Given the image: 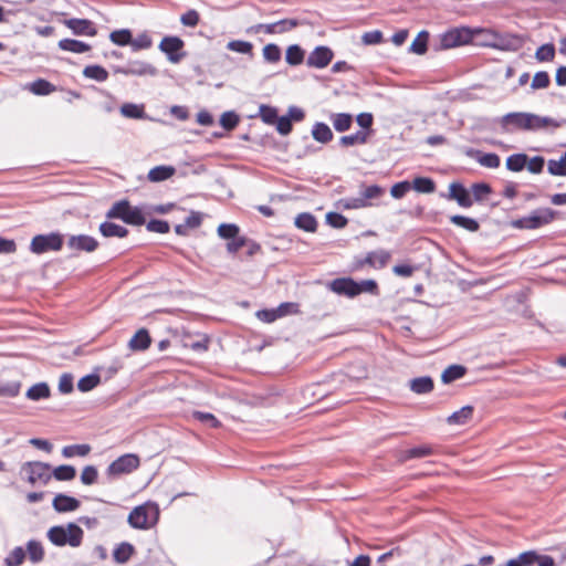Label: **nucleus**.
Listing matches in <instances>:
<instances>
[{
  "label": "nucleus",
  "instance_id": "0eeeda50",
  "mask_svg": "<svg viewBox=\"0 0 566 566\" xmlns=\"http://www.w3.org/2000/svg\"><path fill=\"white\" fill-rule=\"evenodd\" d=\"M555 212L549 208H538L528 216L522 217L513 222V227L517 229H538L553 221Z\"/></svg>",
  "mask_w": 566,
  "mask_h": 566
},
{
  "label": "nucleus",
  "instance_id": "79ce46f5",
  "mask_svg": "<svg viewBox=\"0 0 566 566\" xmlns=\"http://www.w3.org/2000/svg\"><path fill=\"white\" fill-rule=\"evenodd\" d=\"M385 193V190L378 185H371L364 188L360 191V196L364 199L367 207L371 206V200L380 198Z\"/></svg>",
  "mask_w": 566,
  "mask_h": 566
},
{
  "label": "nucleus",
  "instance_id": "4be33fe9",
  "mask_svg": "<svg viewBox=\"0 0 566 566\" xmlns=\"http://www.w3.org/2000/svg\"><path fill=\"white\" fill-rule=\"evenodd\" d=\"M329 120L336 132L344 133L350 129L353 125V115L349 113H333L329 116Z\"/></svg>",
  "mask_w": 566,
  "mask_h": 566
},
{
  "label": "nucleus",
  "instance_id": "ea45409f",
  "mask_svg": "<svg viewBox=\"0 0 566 566\" xmlns=\"http://www.w3.org/2000/svg\"><path fill=\"white\" fill-rule=\"evenodd\" d=\"M27 553L31 562L39 563L44 557V549L40 542L31 539L27 543Z\"/></svg>",
  "mask_w": 566,
  "mask_h": 566
},
{
  "label": "nucleus",
  "instance_id": "72a5a7b5",
  "mask_svg": "<svg viewBox=\"0 0 566 566\" xmlns=\"http://www.w3.org/2000/svg\"><path fill=\"white\" fill-rule=\"evenodd\" d=\"M467 373V368L462 365H451L444 369L441 375V380L444 384H450L454 380L462 378Z\"/></svg>",
  "mask_w": 566,
  "mask_h": 566
},
{
  "label": "nucleus",
  "instance_id": "09e8293b",
  "mask_svg": "<svg viewBox=\"0 0 566 566\" xmlns=\"http://www.w3.org/2000/svg\"><path fill=\"white\" fill-rule=\"evenodd\" d=\"M285 59L291 65L301 64L304 60V51L297 44L290 45L286 50Z\"/></svg>",
  "mask_w": 566,
  "mask_h": 566
},
{
  "label": "nucleus",
  "instance_id": "393cba45",
  "mask_svg": "<svg viewBox=\"0 0 566 566\" xmlns=\"http://www.w3.org/2000/svg\"><path fill=\"white\" fill-rule=\"evenodd\" d=\"M312 136L316 142L322 144L329 143L334 137L329 126L322 122H317L314 124L312 128Z\"/></svg>",
  "mask_w": 566,
  "mask_h": 566
},
{
  "label": "nucleus",
  "instance_id": "39448f33",
  "mask_svg": "<svg viewBox=\"0 0 566 566\" xmlns=\"http://www.w3.org/2000/svg\"><path fill=\"white\" fill-rule=\"evenodd\" d=\"M475 31L468 27L452 28L439 35L438 49L448 50L472 42Z\"/></svg>",
  "mask_w": 566,
  "mask_h": 566
},
{
  "label": "nucleus",
  "instance_id": "13d9d810",
  "mask_svg": "<svg viewBox=\"0 0 566 566\" xmlns=\"http://www.w3.org/2000/svg\"><path fill=\"white\" fill-rule=\"evenodd\" d=\"M151 45V38L146 32L138 34L135 39L132 38L130 46L133 51L146 50Z\"/></svg>",
  "mask_w": 566,
  "mask_h": 566
},
{
  "label": "nucleus",
  "instance_id": "c756f323",
  "mask_svg": "<svg viewBox=\"0 0 566 566\" xmlns=\"http://www.w3.org/2000/svg\"><path fill=\"white\" fill-rule=\"evenodd\" d=\"M176 169L172 166H156L148 172V179L153 182H159L174 176Z\"/></svg>",
  "mask_w": 566,
  "mask_h": 566
},
{
  "label": "nucleus",
  "instance_id": "1a4fd4ad",
  "mask_svg": "<svg viewBox=\"0 0 566 566\" xmlns=\"http://www.w3.org/2000/svg\"><path fill=\"white\" fill-rule=\"evenodd\" d=\"M184 41L178 36H165L159 43V50L167 55L171 63H179L186 55L182 52Z\"/></svg>",
  "mask_w": 566,
  "mask_h": 566
},
{
  "label": "nucleus",
  "instance_id": "a18cd8bd",
  "mask_svg": "<svg viewBox=\"0 0 566 566\" xmlns=\"http://www.w3.org/2000/svg\"><path fill=\"white\" fill-rule=\"evenodd\" d=\"M476 154V161L483 166V167H486V168H497L501 164V159L499 157V155L494 154V153H488V154H482L480 151H475Z\"/></svg>",
  "mask_w": 566,
  "mask_h": 566
},
{
  "label": "nucleus",
  "instance_id": "bf43d9fd",
  "mask_svg": "<svg viewBox=\"0 0 566 566\" xmlns=\"http://www.w3.org/2000/svg\"><path fill=\"white\" fill-rule=\"evenodd\" d=\"M240 122L239 116L233 111L224 112L220 117V125L227 129H234Z\"/></svg>",
  "mask_w": 566,
  "mask_h": 566
},
{
  "label": "nucleus",
  "instance_id": "2eb2a0df",
  "mask_svg": "<svg viewBox=\"0 0 566 566\" xmlns=\"http://www.w3.org/2000/svg\"><path fill=\"white\" fill-rule=\"evenodd\" d=\"M331 290L338 294L348 297L358 295L357 282L350 277L335 279L329 283Z\"/></svg>",
  "mask_w": 566,
  "mask_h": 566
},
{
  "label": "nucleus",
  "instance_id": "774afa93",
  "mask_svg": "<svg viewBox=\"0 0 566 566\" xmlns=\"http://www.w3.org/2000/svg\"><path fill=\"white\" fill-rule=\"evenodd\" d=\"M146 229L149 232L167 233L170 230V226L165 220L153 219L146 224Z\"/></svg>",
  "mask_w": 566,
  "mask_h": 566
},
{
  "label": "nucleus",
  "instance_id": "bb28decb",
  "mask_svg": "<svg viewBox=\"0 0 566 566\" xmlns=\"http://www.w3.org/2000/svg\"><path fill=\"white\" fill-rule=\"evenodd\" d=\"M294 224L306 232H315L317 229V221L310 212H302L295 217Z\"/></svg>",
  "mask_w": 566,
  "mask_h": 566
},
{
  "label": "nucleus",
  "instance_id": "7c9ffc66",
  "mask_svg": "<svg viewBox=\"0 0 566 566\" xmlns=\"http://www.w3.org/2000/svg\"><path fill=\"white\" fill-rule=\"evenodd\" d=\"M59 48L63 51H69L73 53H84L91 49V46L87 43L74 39L60 40Z\"/></svg>",
  "mask_w": 566,
  "mask_h": 566
},
{
  "label": "nucleus",
  "instance_id": "4c0bfd02",
  "mask_svg": "<svg viewBox=\"0 0 566 566\" xmlns=\"http://www.w3.org/2000/svg\"><path fill=\"white\" fill-rule=\"evenodd\" d=\"M526 154H514L506 158V168L514 172L522 171L526 167Z\"/></svg>",
  "mask_w": 566,
  "mask_h": 566
},
{
  "label": "nucleus",
  "instance_id": "c85d7f7f",
  "mask_svg": "<svg viewBox=\"0 0 566 566\" xmlns=\"http://www.w3.org/2000/svg\"><path fill=\"white\" fill-rule=\"evenodd\" d=\"M432 453H433L432 447L419 446V447H415V448L402 451L399 460L401 462H405V461H408L411 459L424 458V457L431 455Z\"/></svg>",
  "mask_w": 566,
  "mask_h": 566
},
{
  "label": "nucleus",
  "instance_id": "de8ad7c7",
  "mask_svg": "<svg viewBox=\"0 0 566 566\" xmlns=\"http://www.w3.org/2000/svg\"><path fill=\"white\" fill-rule=\"evenodd\" d=\"M259 116L268 125H274L279 117L277 109L265 104L260 105Z\"/></svg>",
  "mask_w": 566,
  "mask_h": 566
},
{
  "label": "nucleus",
  "instance_id": "a878e982",
  "mask_svg": "<svg viewBox=\"0 0 566 566\" xmlns=\"http://www.w3.org/2000/svg\"><path fill=\"white\" fill-rule=\"evenodd\" d=\"M99 232L105 238H125L128 234V230L125 227L108 221L99 224Z\"/></svg>",
  "mask_w": 566,
  "mask_h": 566
},
{
  "label": "nucleus",
  "instance_id": "20e7f679",
  "mask_svg": "<svg viewBox=\"0 0 566 566\" xmlns=\"http://www.w3.org/2000/svg\"><path fill=\"white\" fill-rule=\"evenodd\" d=\"M21 474L32 486L46 485L52 479L51 465L41 461L23 463Z\"/></svg>",
  "mask_w": 566,
  "mask_h": 566
},
{
  "label": "nucleus",
  "instance_id": "9d476101",
  "mask_svg": "<svg viewBox=\"0 0 566 566\" xmlns=\"http://www.w3.org/2000/svg\"><path fill=\"white\" fill-rule=\"evenodd\" d=\"M66 247L74 254L80 252L92 253L98 248V241L88 234L67 235Z\"/></svg>",
  "mask_w": 566,
  "mask_h": 566
},
{
  "label": "nucleus",
  "instance_id": "7ed1b4c3",
  "mask_svg": "<svg viewBox=\"0 0 566 566\" xmlns=\"http://www.w3.org/2000/svg\"><path fill=\"white\" fill-rule=\"evenodd\" d=\"M106 218L120 219L125 223L132 226H143L146 222L143 209L130 206L127 200L115 202L106 212Z\"/></svg>",
  "mask_w": 566,
  "mask_h": 566
},
{
  "label": "nucleus",
  "instance_id": "c9c22d12",
  "mask_svg": "<svg viewBox=\"0 0 566 566\" xmlns=\"http://www.w3.org/2000/svg\"><path fill=\"white\" fill-rule=\"evenodd\" d=\"M450 221L470 232H476L480 228L479 222L475 219L465 216L454 214L450 217Z\"/></svg>",
  "mask_w": 566,
  "mask_h": 566
},
{
  "label": "nucleus",
  "instance_id": "aec40b11",
  "mask_svg": "<svg viewBox=\"0 0 566 566\" xmlns=\"http://www.w3.org/2000/svg\"><path fill=\"white\" fill-rule=\"evenodd\" d=\"M151 339L147 329L137 331L128 343V347L134 352H142L150 346Z\"/></svg>",
  "mask_w": 566,
  "mask_h": 566
},
{
  "label": "nucleus",
  "instance_id": "8fccbe9b",
  "mask_svg": "<svg viewBox=\"0 0 566 566\" xmlns=\"http://www.w3.org/2000/svg\"><path fill=\"white\" fill-rule=\"evenodd\" d=\"M101 381V378L96 374H90L82 377L77 382V388L82 392H87L94 389Z\"/></svg>",
  "mask_w": 566,
  "mask_h": 566
},
{
  "label": "nucleus",
  "instance_id": "338daca9",
  "mask_svg": "<svg viewBox=\"0 0 566 566\" xmlns=\"http://www.w3.org/2000/svg\"><path fill=\"white\" fill-rule=\"evenodd\" d=\"M298 304L294 302L281 303L276 308L277 318L298 313Z\"/></svg>",
  "mask_w": 566,
  "mask_h": 566
},
{
  "label": "nucleus",
  "instance_id": "f704fd0d",
  "mask_svg": "<svg viewBox=\"0 0 566 566\" xmlns=\"http://www.w3.org/2000/svg\"><path fill=\"white\" fill-rule=\"evenodd\" d=\"M51 474L57 481H71L76 476V469L70 464H62L53 469Z\"/></svg>",
  "mask_w": 566,
  "mask_h": 566
},
{
  "label": "nucleus",
  "instance_id": "6ab92c4d",
  "mask_svg": "<svg viewBox=\"0 0 566 566\" xmlns=\"http://www.w3.org/2000/svg\"><path fill=\"white\" fill-rule=\"evenodd\" d=\"M501 116L499 117H479L473 124V129L480 133L489 132L501 135Z\"/></svg>",
  "mask_w": 566,
  "mask_h": 566
},
{
  "label": "nucleus",
  "instance_id": "6e6d98bb",
  "mask_svg": "<svg viewBox=\"0 0 566 566\" xmlns=\"http://www.w3.org/2000/svg\"><path fill=\"white\" fill-rule=\"evenodd\" d=\"M535 57L539 62L552 61L555 57V46H554V44L546 43V44L541 45L537 49L536 53H535Z\"/></svg>",
  "mask_w": 566,
  "mask_h": 566
},
{
  "label": "nucleus",
  "instance_id": "412c9836",
  "mask_svg": "<svg viewBox=\"0 0 566 566\" xmlns=\"http://www.w3.org/2000/svg\"><path fill=\"white\" fill-rule=\"evenodd\" d=\"M391 254L386 250L369 252L360 265L368 264L374 268H384L390 260Z\"/></svg>",
  "mask_w": 566,
  "mask_h": 566
},
{
  "label": "nucleus",
  "instance_id": "f3484780",
  "mask_svg": "<svg viewBox=\"0 0 566 566\" xmlns=\"http://www.w3.org/2000/svg\"><path fill=\"white\" fill-rule=\"evenodd\" d=\"M80 505L81 503L77 499L63 493L56 494L52 501L53 509L59 513L76 511Z\"/></svg>",
  "mask_w": 566,
  "mask_h": 566
},
{
  "label": "nucleus",
  "instance_id": "423d86ee",
  "mask_svg": "<svg viewBox=\"0 0 566 566\" xmlns=\"http://www.w3.org/2000/svg\"><path fill=\"white\" fill-rule=\"evenodd\" d=\"M64 237L60 232H50L45 234H36L30 242V252L36 255L53 251L57 252L62 249Z\"/></svg>",
  "mask_w": 566,
  "mask_h": 566
},
{
  "label": "nucleus",
  "instance_id": "e2e57ef3",
  "mask_svg": "<svg viewBox=\"0 0 566 566\" xmlns=\"http://www.w3.org/2000/svg\"><path fill=\"white\" fill-rule=\"evenodd\" d=\"M98 478V471L94 465H86L83 468L81 473V482L84 485H92L96 483Z\"/></svg>",
  "mask_w": 566,
  "mask_h": 566
},
{
  "label": "nucleus",
  "instance_id": "603ef678",
  "mask_svg": "<svg viewBox=\"0 0 566 566\" xmlns=\"http://www.w3.org/2000/svg\"><path fill=\"white\" fill-rule=\"evenodd\" d=\"M24 558L25 551L18 546L8 554V556L4 558V564L7 566H19L23 563Z\"/></svg>",
  "mask_w": 566,
  "mask_h": 566
},
{
  "label": "nucleus",
  "instance_id": "0e129e2a",
  "mask_svg": "<svg viewBox=\"0 0 566 566\" xmlns=\"http://www.w3.org/2000/svg\"><path fill=\"white\" fill-rule=\"evenodd\" d=\"M263 57L270 63H276L281 60V50L276 44L270 43L263 48Z\"/></svg>",
  "mask_w": 566,
  "mask_h": 566
},
{
  "label": "nucleus",
  "instance_id": "f8f14e48",
  "mask_svg": "<svg viewBox=\"0 0 566 566\" xmlns=\"http://www.w3.org/2000/svg\"><path fill=\"white\" fill-rule=\"evenodd\" d=\"M491 48L500 51L515 52L522 49L525 43V39L522 35L513 33H500L499 35H492Z\"/></svg>",
  "mask_w": 566,
  "mask_h": 566
},
{
  "label": "nucleus",
  "instance_id": "473e14b6",
  "mask_svg": "<svg viewBox=\"0 0 566 566\" xmlns=\"http://www.w3.org/2000/svg\"><path fill=\"white\" fill-rule=\"evenodd\" d=\"M50 387L46 382H38L30 387L27 391V398L33 401H39L50 397Z\"/></svg>",
  "mask_w": 566,
  "mask_h": 566
},
{
  "label": "nucleus",
  "instance_id": "3c124183",
  "mask_svg": "<svg viewBox=\"0 0 566 566\" xmlns=\"http://www.w3.org/2000/svg\"><path fill=\"white\" fill-rule=\"evenodd\" d=\"M109 39L113 43L117 45H130L132 42V32L128 29L115 30L109 34Z\"/></svg>",
  "mask_w": 566,
  "mask_h": 566
},
{
  "label": "nucleus",
  "instance_id": "58836bf2",
  "mask_svg": "<svg viewBox=\"0 0 566 566\" xmlns=\"http://www.w3.org/2000/svg\"><path fill=\"white\" fill-rule=\"evenodd\" d=\"M90 452L91 447L88 444H71L62 449L64 458L86 457Z\"/></svg>",
  "mask_w": 566,
  "mask_h": 566
},
{
  "label": "nucleus",
  "instance_id": "2f4dec72",
  "mask_svg": "<svg viewBox=\"0 0 566 566\" xmlns=\"http://www.w3.org/2000/svg\"><path fill=\"white\" fill-rule=\"evenodd\" d=\"M134 552L135 548L132 544L123 542L119 545H117L116 548L114 549L113 558L118 564H125L126 562L129 560Z\"/></svg>",
  "mask_w": 566,
  "mask_h": 566
},
{
  "label": "nucleus",
  "instance_id": "4d7b16f0",
  "mask_svg": "<svg viewBox=\"0 0 566 566\" xmlns=\"http://www.w3.org/2000/svg\"><path fill=\"white\" fill-rule=\"evenodd\" d=\"M492 191L491 187L485 182H476L471 187V197L475 201H482L485 196L490 195Z\"/></svg>",
  "mask_w": 566,
  "mask_h": 566
},
{
  "label": "nucleus",
  "instance_id": "49530a36",
  "mask_svg": "<svg viewBox=\"0 0 566 566\" xmlns=\"http://www.w3.org/2000/svg\"><path fill=\"white\" fill-rule=\"evenodd\" d=\"M29 90L35 95H49L55 87L49 81L39 78L30 84Z\"/></svg>",
  "mask_w": 566,
  "mask_h": 566
},
{
  "label": "nucleus",
  "instance_id": "cd10ccee",
  "mask_svg": "<svg viewBox=\"0 0 566 566\" xmlns=\"http://www.w3.org/2000/svg\"><path fill=\"white\" fill-rule=\"evenodd\" d=\"M473 416V407L464 406L460 410L454 411L447 418L449 424L462 426L465 424Z\"/></svg>",
  "mask_w": 566,
  "mask_h": 566
},
{
  "label": "nucleus",
  "instance_id": "052dcab7",
  "mask_svg": "<svg viewBox=\"0 0 566 566\" xmlns=\"http://www.w3.org/2000/svg\"><path fill=\"white\" fill-rule=\"evenodd\" d=\"M21 388L20 381H7L0 384V396L15 397L19 395Z\"/></svg>",
  "mask_w": 566,
  "mask_h": 566
},
{
  "label": "nucleus",
  "instance_id": "ddd939ff",
  "mask_svg": "<svg viewBox=\"0 0 566 566\" xmlns=\"http://www.w3.org/2000/svg\"><path fill=\"white\" fill-rule=\"evenodd\" d=\"M127 522L130 527L136 530L149 528L151 526L149 522V507L146 504L134 507L128 514Z\"/></svg>",
  "mask_w": 566,
  "mask_h": 566
},
{
  "label": "nucleus",
  "instance_id": "864d4df0",
  "mask_svg": "<svg viewBox=\"0 0 566 566\" xmlns=\"http://www.w3.org/2000/svg\"><path fill=\"white\" fill-rule=\"evenodd\" d=\"M240 228L234 223H221L218 229L217 233L221 239L230 240L237 237L239 234Z\"/></svg>",
  "mask_w": 566,
  "mask_h": 566
},
{
  "label": "nucleus",
  "instance_id": "dca6fc26",
  "mask_svg": "<svg viewBox=\"0 0 566 566\" xmlns=\"http://www.w3.org/2000/svg\"><path fill=\"white\" fill-rule=\"evenodd\" d=\"M65 25L76 35L94 36L97 33L94 23L87 19H69Z\"/></svg>",
  "mask_w": 566,
  "mask_h": 566
},
{
  "label": "nucleus",
  "instance_id": "680f3d73",
  "mask_svg": "<svg viewBox=\"0 0 566 566\" xmlns=\"http://www.w3.org/2000/svg\"><path fill=\"white\" fill-rule=\"evenodd\" d=\"M227 49L232 52H238L242 54H250L252 52V43L243 40H232L228 42Z\"/></svg>",
  "mask_w": 566,
  "mask_h": 566
},
{
  "label": "nucleus",
  "instance_id": "6e6552de",
  "mask_svg": "<svg viewBox=\"0 0 566 566\" xmlns=\"http://www.w3.org/2000/svg\"><path fill=\"white\" fill-rule=\"evenodd\" d=\"M140 460L137 454L126 453L114 460L106 469V475L109 479L118 478L123 474H129L139 468Z\"/></svg>",
  "mask_w": 566,
  "mask_h": 566
},
{
  "label": "nucleus",
  "instance_id": "c03bdc74",
  "mask_svg": "<svg viewBox=\"0 0 566 566\" xmlns=\"http://www.w3.org/2000/svg\"><path fill=\"white\" fill-rule=\"evenodd\" d=\"M120 113L127 118L139 119L145 117L144 106L133 103L123 104L120 107Z\"/></svg>",
  "mask_w": 566,
  "mask_h": 566
},
{
  "label": "nucleus",
  "instance_id": "f257e3e1",
  "mask_svg": "<svg viewBox=\"0 0 566 566\" xmlns=\"http://www.w3.org/2000/svg\"><path fill=\"white\" fill-rule=\"evenodd\" d=\"M501 135H512L517 132H537L548 127L557 128L558 122L548 116H539L526 112H512L501 116Z\"/></svg>",
  "mask_w": 566,
  "mask_h": 566
},
{
  "label": "nucleus",
  "instance_id": "b1692460",
  "mask_svg": "<svg viewBox=\"0 0 566 566\" xmlns=\"http://www.w3.org/2000/svg\"><path fill=\"white\" fill-rule=\"evenodd\" d=\"M370 132L357 130L354 134L345 135L339 138V145L350 147L355 145H365L368 142Z\"/></svg>",
  "mask_w": 566,
  "mask_h": 566
},
{
  "label": "nucleus",
  "instance_id": "e433bc0d",
  "mask_svg": "<svg viewBox=\"0 0 566 566\" xmlns=\"http://www.w3.org/2000/svg\"><path fill=\"white\" fill-rule=\"evenodd\" d=\"M411 188L420 193H432L436 190V185L431 178L417 177L413 179Z\"/></svg>",
  "mask_w": 566,
  "mask_h": 566
},
{
  "label": "nucleus",
  "instance_id": "37998d69",
  "mask_svg": "<svg viewBox=\"0 0 566 566\" xmlns=\"http://www.w3.org/2000/svg\"><path fill=\"white\" fill-rule=\"evenodd\" d=\"M428 38L429 33L427 31L419 32L412 41L409 51L419 55L424 54L427 52Z\"/></svg>",
  "mask_w": 566,
  "mask_h": 566
},
{
  "label": "nucleus",
  "instance_id": "a19ab883",
  "mask_svg": "<svg viewBox=\"0 0 566 566\" xmlns=\"http://www.w3.org/2000/svg\"><path fill=\"white\" fill-rule=\"evenodd\" d=\"M83 75L97 82H104L108 77V72L99 65H87L83 70Z\"/></svg>",
  "mask_w": 566,
  "mask_h": 566
},
{
  "label": "nucleus",
  "instance_id": "5fc2aeb1",
  "mask_svg": "<svg viewBox=\"0 0 566 566\" xmlns=\"http://www.w3.org/2000/svg\"><path fill=\"white\" fill-rule=\"evenodd\" d=\"M547 170L553 176H566V157H560L559 160L551 159L547 164Z\"/></svg>",
  "mask_w": 566,
  "mask_h": 566
},
{
  "label": "nucleus",
  "instance_id": "f03ea898",
  "mask_svg": "<svg viewBox=\"0 0 566 566\" xmlns=\"http://www.w3.org/2000/svg\"><path fill=\"white\" fill-rule=\"evenodd\" d=\"M46 536L54 546L78 547L82 544L84 532L75 523L55 525L49 528Z\"/></svg>",
  "mask_w": 566,
  "mask_h": 566
},
{
  "label": "nucleus",
  "instance_id": "5701e85b",
  "mask_svg": "<svg viewBox=\"0 0 566 566\" xmlns=\"http://www.w3.org/2000/svg\"><path fill=\"white\" fill-rule=\"evenodd\" d=\"M409 387L415 394H429L433 390V380L429 376L417 377L410 380Z\"/></svg>",
  "mask_w": 566,
  "mask_h": 566
},
{
  "label": "nucleus",
  "instance_id": "9b49d317",
  "mask_svg": "<svg viewBox=\"0 0 566 566\" xmlns=\"http://www.w3.org/2000/svg\"><path fill=\"white\" fill-rule=\"evenodd\" d=\"M114 72L123 75L156 76L157 69L148 62L129 61L125 66H115Z\"/></svg>",
  "mask_w": 566,
  "mask_h": 566
},
{
  "label": "nucleus",
  "instance_id": "69168bd1",
  "mask_svg": "<svg viewBox=\"0 0 566 566\" xmlns=\"http://www.w3.org/2000/svg\"><path fill=\"white\" fill-rule=\"evenodd\" d=\"M192 416L195 419L208 424L210 428H218L221 424L220 421L210 412L195 411Z\"/></svg>",
  "mask_w": 566,
  "mask_h": 566
},
{
  "label": "nucleus",
  "instance_id": "4468645a",
  "mask_svg": "<svg viewBox=\"0 0 566 566\" xmlns=\"http://www.w3.org/2000/svg\"><path fill=\"white\" fill-rule=\"evenodd\" d=\"M333 56V51L328 46L321 45L315 48L314 51L311 52L306 60V63L308 66L312 67L324 69L331 63Z\"/></svg>",
  "mask_w": 566,
  "mask_h": 566
},
{
  "label": "nucleus",
  "instance_id": "a211bd4d",
  "mask_svg": "<svg viewBox=\"0 0 566 566\" xmlns=\"http://www.w3.org/2000/svg\"><path fill=\"white\" fill-rule=\"evenodd\" d=\"M449 190L450 199L455 200L460 207L470 208L473 205L471 193L464 188L463 185L453 182L450 185Z\"/></svg>",
  "mask_w": 566,
  "mask_h": 566
}]
</instances>
